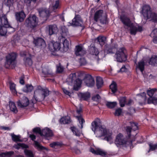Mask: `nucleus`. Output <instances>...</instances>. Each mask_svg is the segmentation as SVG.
Listing matches in <instances>:
<instances>
[{
  "instance_id": "obj_1",
  "label": "nucleus",
  "mask_w": 157,
  "mask_h": 157,
  "mask_svg": "<svg viewBox=\"0 0 157 157\" xmlns=\"http://www.w3.org/2000/svg\"><path fill=\"white\" fill-rule=\"evenodd\" d=\"M49 92L47 89H44L40 86L36 87L34 91V98L30 101V107H31L32 110L34 108V104L37 101H41L44 100L45 97L49 95Z\"/></svg>"
},
{
  "instance_id": "obj_2",
  "label": "nucleus",
  "mask_w": 157,
  "mask_h": 157,
  "mask_svg": "<svg viewBox=\"0 0 157 157\" xmlns=\"http://www.w3.org/2000/svg\"><path fill=\"white\" fill-rule=\"evenodd\" d=\"M62 45L58 42L51 41L48 44V48L52 52L60 50L62 52H66L69 49V42L66 39L63 40Z\"/></svg>"
},
{
  "instance_id": "obj_3",
  "label": "nucleus",
  "mask_w": 157,
  "mask_h": 157,
  "mask_svg": "<svg viewBox=\"0 0 157 157\" xmlns=\"http://www.w3.org/2000/svg\"><path fill=\"white\" fill-rule=\"evenodd\" d=\"M99 119L97 118L91 124L92 129L94 132L97 137H101L107 135V131L105 128L102 127L99 124Z\"/></svg>"
},
{
  "instance_id": "obj_4",
  "label": "nucleus",
  "mask_w": 157,
  "mask_h": 157,
  "mask_svg": "<svg viewBox=\"0 0 157 157\" xmlns=\"http://www.w3.org/2000/svg\"><path fill=\"white\" fill-rule=\"evenodd\" d=\"M150 7L148 5H145L143 7L142 13L144 17L147 19H150L154 22H157V15L151 12Z\"/></svg>"
},
{
  "instance_id": "obj_5",
  "label": "nucleus",
  "mask_w": 157,
  "mask_h": 157,
  "mask_svg": "<svg viewBox=\"0 0 157 157\" xmlns=\"http://www.w3.org/2000/svg\"><path fill=\"white\" fill-rule=\"evenodd\" d=\"M17 56L16 53L13 52L9 54L6 56L5 66L6 68L14 67L16 64Z\"/></svg>"
},
{
  "instance_id": "obj_6",
  "label": "nucleus",
  "mask_w": 157,
  "mask_h": 157,
  "mask_svg": "<svg viewBox=\"0 0 157 157\" xmlns=\"http://www.w3.org/2000/svg\"><path fill=\"white\" fill-rule=\"evenodd\" d=\"M126 50L122 48L117 51L116 53V58L118 62H122L126 60L127 57L125 54Z\"/></svg>"
},
{
  "instance_id": "obj_7",
  "label": "nucleus",
  "mask_w": 157,
  "mask_h": 157,
  "mask_svg": "<svg viewBox=\"0 0 157 157\" xmlns=\"http://www.w3.org/2000/svg\"><path fill=\"white\" fill-rule=\"evenodd\" d=\"M103 11L99 10L96 12L94 16V19L96 22L99 20L100 22L103 24L107 23V17L105 15L103 16Z\"/></svg>"
},
{
  "instance_id": "obj_8",
  "label": "nucleus",
  "mask_w": 157,
  "mask_h": 157,
  "mask_svg": "<svg viewBox=\"0 0 157 157\" xmlns=\"http://www.w3.org/2000/svg\"><path fill=\"white\" fill-rule=\"evenodd\" d=\"M157 90L156 89L154 88L147 91V94L150 97L148 99V103H152L156 104L157 103V95L155 97L153 96L154 93L156 92Z\"/></svg>"
},
{
  "instance_id": "obj_9",
  "label": "nucleus",
  "mask_w": 157,
  "mask_h": 157,
  "mask_svg": "<svg viewBox=\"0 0 157 157\" xmlns=\"http://www.w3.org/2000/svg\"><path fill=\"white\" fill-rule=\"evenodd\" d=\"M83 80L84 83L88 87H92L94 85V80L92 76L90 75H85Z\"/></svg>"
},
{
  "instance_id": "obj_10",
  "label": "nucleus",
  "mask_w": 157,
  "mask_h": 157,
  "mask_svg": "<svg viewBox=\"0 0 157 157\" xmlns=\"http://www.w3.org/2000/svg\"><path fill=\"white\" fill-rule=\"evenodd\" d=\"M89 51L90 54L95 55L97 57V59H101L105 56L104 52L102 51L99 53L98 49L94 46H91Z\"/></svg>"
},
{
  "instance_id": "obj_11",
  "label": "nucleus",
  "mask_w": 157,
  "mask_h": 157,
  "mask_svg": "<svg viewBox=\"0 0 157 157\" xmlns=\"http://www.w3.org/2000/svg\"><path fill=\"white\" fill-rule=\"evenodd\" d=\"M40 16L47 20L50 16L49 10L46 8L41 7L37 9Z\"/></svg>"
},
{
  "instance_id": "obj_12",
  "label": "nucleus",
  "mask_w": 157,
  "mask_h": 157,
  "mask_svg": "<svg viewBox=\"0 0 157 157\" xmlns=\"http://www.w3.org/2000/svg\"><path fill=\"white\" fill-rule=\"evenodd\" d=\"M38 22V18L35 15H33L32 17H30V28H32V31L35 32Z\"/></svg>"
},
{
  "instance_id": "obj_13",
  "label": "nucleus",
  "mask_w": 157,
  "mask_h": 157,
  "mask_svg": "<svg viewBox=\"0 0 157 157\" xmlns=\"http://www.w3.org/2000/svg\"><path fill=\"white\" fill-rule=\"evenodd\" d=\"M33 43L35 46L40 48H44L46 45L44 40L40 37L34 39Z\"/></svg>"
},
{
  "instance_id": "obj_14",
  "label": "nucleus",
  "mask_w": 157,
  "mask_h": 157,
  "mask_svg": "<svg viewBox=\"0 0 157 157\" xmlns=\"http://www.w3.org/2000/svg\"><path fill=\"white\" fill-rule=\"evenodd\" d=\"M127 140L124 138L121 133H119L116 136L115 143L117 145H120L126 144Z\"/></svg>"
},
{
  "instance_id": "obj_15",
  "label": "nucleus",
  "mask_w": 157,
  "mask_h": 157,
  "mask_svg": "<svg viewBox=\"0 0 157 157\" xmlns=\"http://www.w3.org/2000/svg\"><path fill=\"white\" fill-rule=\"evenodd\" d=\"M29 100L26 97L24 96L21 101L19 100L17 101V104L18 107L23 108L28 106L29 104Z\"/></svg>"
},
{
  "instance_id": "obj_16",
  "label": "nucleus",
  "mask_w": 157,
  "mask_h": 157,
  "mask_svg": "<svg viewBox=\"0 0 157 157\" xmlns=\"http://www.w3.org/2000/svg\"><path fill=\"white\" fill-rule=\"evenodd\" d=\"M30 138L32 140L34 141L33 145L34 147L37 149L38 150H42L46 149L45 147L41 145L38 142L35 140L36 139V136L35 135L33 134H30Z\"/></svg>"
},
{
  "instance_id": "obj_17",
  "label": "nucleus",
  "mask_w": 157,
  "mask_h": 157,
  "mask_svg": "<svg viewBox=\"0 0 157 157\" xmlns=\"http://www.w3.org/2000/svg\"><path fill=\"white\" fill-rule=\"evenodd\" d=\"M82 112V109L80 107L79 109H77L76 113L78 114V115L75 116L78 119L79 123L81 124V128L82 129L83 127V124L85 122V121L82 117L81 113Z\"/></svg>"
},
{
  "instance_id": "obj_18",
  "label": "nucleus",
  "mask_w": 157,
  "mask_h": 157,
  "mask_svg": "<svg viewBox=\"0 0 157 157\" xmlns=\"http://www.w3.org/2000/svg\"><path fill=\"white\" fill-rule=\"evenodd\" d=\"M120 19L124 25L127 27H129L133 24L132 23L130 19L125 15H123L121 16Z\"/></svg>"
},
{
  "instance_id": "obj_19",
  "label": "nucleus",
  "mask_w": 157,
  "mask_h": 157,
  "mask_svg": "<svg viewBox=\"0 0 157 157\" xmlns=\"http://www.w3.org/2000/svg\"><path fill=\"white\" fill-rule=\"evenodd\" d=\"M86 51L80 45L76 46L75 49V54L77 56H82L86 54Z\"/></svg>"
},
{
  "instance_id": "obj_20",
  "label": "nucleus",
  "mask_w": 157,
  "mask_h": 157,
  "mask_svg": "<svg viewBox=\"0 0 157 157\" xmlns=\"http://www.w3.org/2000/svg\"><path fill=\"white\" fill-rule=\"evenodd\" d=\"M82 21L79 15H77L72 20V25L76 26H81Z\"/></svg>"
},
{
  "instance_id": "obj_21",
  "label": "nucleus",
  "mask_w": 157,
  "mask_h": 157,
  "mask_svg": "<svg viewBox=\"0 0 157 157\" xmlns=\"http://www.w3.org/2000/svg\"><path fill=\"white\" fill-rule=\"evenodd\" d=\"M0 26L6 28H9L10 26V25L5 15H2L0 17Z\"/></svg>"
},
{
  "instance_id": "obj_22",
  "label": "nucleus",
  "mask_w": 157,
  "mask_h": 157,
  "mask_svg": "<svg viewBox=\"0 0 157 157\" xmlns=\"http://www.w3.org/2000/svg\"><path fill=\"white\" fill-rule=\"evenodd\" d=\"M40 135L46 137H50L53 136V134L52 131L48 128H46L42 130Z\"/></svg>"
},
{
  "instance_id": "obj_23",
  "label": "nucleus",
  "mask_w": 157,
  "mask_h": 157,
  "mask_svg": "<svg viewBox=\"0 0 157 157\" xmlns=\"http://www.w3.org/2000/svg\"><path fill=\"white\" fill-rule=\"evenodd\" d=\"M129 27L130 28V33L132 35H135L137 31L141 32L143 30L141 26H138L137 28L134 26L133 24Z\"/></svg>"
},
{
  "instance_id": "obj_24",
  "label": "nucleus",
  "mask_w": 157,
  "mask_h": 157,
  "mask_svg": "<svg viewBox=\"0 0 157 157\" xmlns=\"http://www.w3.org/2000/svg\"><path fill=\"white\" fill-rule=\"evenodd\" d=\"M48 29L50 35L56 33L58 31V28L56 25L55 24L49 25Z\"/></svg>"
},
{
  "instance_id": "obj_25",
  "label": "nucleus",
  "mask_w": 157,
  "mask_h": 157,
  "mask_svg": "<svg viewBox=\"0 0 157 157\" xmlns=\"http://www.w3.org/2000/svg\"><path fill=\"white\" fill-rule=\"evenodd\" d=\"M16 20L20 22L23 21L25 17V15L23 11L16 13L15 14Z\"/></svg>"
},
{
  "instance_id": "obj_26",
  "label": "nucleus",
  "mask_w": 157,
  "mask_h": 157,
  "mask_svg": "<svg viewBox=\"0 0 157 157\" xmlns=\"http://www.w3.org/2000/svg\"><path fill=\"white\" fill-rule=\"evenodd\" d=\"M135 63L136 64V69H138L141 72H143L144 69L145 62L143 60L139 62L137 64L136 63V61Z\"/></svg>"
},
{
  "instance_id": "obj_27",
  "label": "nucleus",
  "mask_w": 157,
  "mask_h": 157,
  "mask_svg": "<svg viewBox=\"0 0 157 157\" xmlns=\"http://www.w3.org/2000/svg\"><path fill=\"white\" fill-rule=\"evenodd\" d=\"M42 72L44 77L52 76L53 75L52 71L49 70L47 67H44L42 69Z\"/></svg>"
},
{
  "instance_id": "obj_28",
  "label": "nucleus",
  "mask_w": 157,
  "mask_h": 157,
  "mask_svg": "<svg viewBox=\"0 0 157 157\" xmlns=\"http://www.w3.org/2000/svg\"><path fill=\"white\" fill-rule=\"evenodd\" d=\"M10 90L14 96L17 95V91L16 89V85L13 82H9Z\"/></svg>"
},
{
  "instance_id": "obj_29",
  "label": "nucleus",
  "mask_w": 157,
  "mask_h": 157,
  "mask_svg": "<svg viewBox=\"0 0 157 157\" xmlns=\"http://www.w3.org/2000/svg\"><path fill=\"white\" fill-rule=\"evenodd\" d=\"M138 98L141 101L139 102V103L142 105L145 102L146 99V94L144 92H143L140 94H138Z\"/></svg>"
},
{
  "instance_id": "obj_30",
  "label": "nucleus",
  "mask_w": 157,
  "mask_h": 157,
  "mask_svg": "<svg viewBox=\"0 0 157 157\" xmlns=\"http://www.w3.org/2000/svg\"><path fill=\"white\" fill-rule=\"evenodd\" d=\"M78 96L81 99L87 100L90 97V94L89 92L84 93H80L78 94Z\"/></svg>"
},
{
  "instance_id": "obj_31",
  "label": "nucleus",
  "mask_w": 157,
  "mask_h": 157,
  "mask_svg": "<svg viewBox=\"0 0 157 157\" xmlns=\"http://www.w3.org/2000/svg\"><path fill=\"white\" fill-rule=\"evenodd\" d=\"M103 80L101 77L98 76L96 77V85L97 88L99 89L101 88L103 85Z\"/></svg>"
},
{
  "instance_id": "obj_32",
  "label": "nucleus",
  "mask_w": 157,
  "mask_h": 157,
  "mask_svg": "<svg viewBox=\"0 0 157 157\" xmlns=\"http://www.w3.org/2000/svg\"><path fill=\"white\" fill-rule=\"evenodd\" d=\"M149 63L153 66H157V56H152L149 59Z\"/></svg>"
},
{
  "instance_id": "obj_33",
  "label": "nucleus",
  "mask_w": 157,
  "mask_h": 157,
  "mask_svg": "<svg viewBox=\"0 0 157 157\" xmlns=\"http://www.w3.org/2000/svg\"><path fill=\"white\" fill-rule=\"evenodd\" d=\"M74 82V89L77 90L81 85L82 80L79 78H77Z\"/></svg>"
},
{
  "instance_id": "obj_34",
  "label": "nucleus",
  "mask_w": 157,
  "mask_h": 157,
  "mask_svg": "<svg viewBox=\"0 0 157 157\" xmlns=\"http://www.w3.org/2000/svg\"><path fill=\"white\" fill-rule=\"evenodd\" d=\"M9 106L10 110L14 113L17 112L18 110L16 106L15 103L12 101H10L9 103Z\"/></svg>"
},
{
  "instance_id": "obj_35",
  "label": "nucleus",
  "mask_w": 157,
  "mask_h": 157,
  "mask_svg": "<svg viewBox=\"0 0 157 157\" xmlns=\"http://www.w3.org/2000/svg\"><path fill=\"white\" fill-rule=\"evenodd\" d=\"M109 87L113 93L114 94L117 91V84L115 82L113 81Z\"/></svg>"
},
{
  "instance_id": "obj_36",
  "label": "nucleus",
  "mask_w": 157,
  "mask_h": 157,
  "mask_svg": "<svg viewBox=\"0 0 157 157\" xmlns=\"http://www.w3.org/2000/svg\"><path fill=\"white\" fill-rule=\"evenodd\" d=\"M97 40L100 44L102 46L105 44V41L106 40V38L104 36H99L97 38Z\"/></svg>"
},
{
  "instance_id": "obj_37",
  "label": "nucleus",
  "mask_w": 157,
  "mask_h": 157,
  "mask_svg": "<svg viewBox=\"0 0 157 157\" xmlns=\"http://www.w3.org/2000/svg\"><path fill=\"white\" fill-rule=\"evenodd\" d=\"M71 129L72 132L73 134L79 137L81 134V132L76 128L72 127L71 128Z\"/></svg>"
},
{
  "instance_id": "obj_38",
  "label": "nucleus",
  "mask_w": 157,
  "mask_h": 157,
  "mask_svg": "<svg viewBox=\"0 0 157 157\" xmlns=\"http://www.w3.org/2000/svg\"><path fill=\"white\" fill-rule=\"evenodd\" d=\"M76 79L75 73L70 74L67 79V81L71 83L73 82Z\"/></svg>"
},
{
  "instance_id": "obj_39",
  "label": "nucleus",
  "mask_w": 157,
  "mask_h": 157,
  "mask_svg": "<svg viewBox=\"0 0 157 157\" xmlns=\"http://www.w3.org/2000/svg\"><path fill=\"white\" fill-rule=\"evenodd\" d=\"M60 122L61 124H68L71 122L70 118L68 117H65L61 118Z\"/></svg>"
},
{
  "instance_id": "obj_40",
  "label": "nucleus",
  "mask_w": 157,
  "mask_h": 157,
  "mask_svg": "<svg viewBox=\"0 0 157 157\" xmlns=\"http://www.w3.org/2000/svg\"><path fill=\"white\" fill-rule=\"evenodd\" d=\"M62 143L60 142H54L50 144L49 146L52 148H55L56 147H61L62 146Z\"/></svg>"
},
{
  "instance_id": "obj_41",
  "label": "nucleus",
  "mask_w": 157,
  "mask_h": 157,
  "mask_svg": "<svg viewBox=\"0 0 157 157\" xmlns=\"http://www.w3.org/2000/svg\"><path fill=\"white\" fill-rule=\"evenodd\" d=\"M14 147V148L17 149H18L20 148L24 149L28 147V145L23 143H17V144H15Z\"/></svg>"
},
{
  "instance_id": "obj_42",
  "label": "nucleus",
  "mask_w": 157,
  "mask_h": 157,
  "mask_svg": "<svg viewBox=\"0 0 157 157\" xmlns=\"http://www.w3.org/2000/svg\"><path fill=\"white\" fill-rule=\"evenodd\" d=\"M7 28L0 26V35L4 36L6 35L7 32Z\"/></svg>"
},
{
  "instance_id": "obj_43",
  "label": "nucleus",
  "mask_w": 157,
  "mask_h": 157,
  "mask_svg": "<svg viewBox=\"0 0 157 157\" xmlns=\"http://www.w3.org/2000/svg\"><path fill=\"white\" fill-rule=\"evenodd\" d=\"M117 105L116 102H107L106 104V106L109 108H113Z\"/></svg>"
},
{
  "instance_id": "obj_44",
  "label": "nucleus",
  "mask_w": 157,
  "mask_h": 157,
  "mask_svg": "<svg viewBox=\"0 0 157 157\" xmlns=\"http://www.w3.org/2000/svg\"><path fill=\"white\" fill-rule=\"evenodd\" d=\"M11 136L12 138V140L14 141L17 142H21L22 140L20 139V136H16L14 134H12Z\"/></svg>"
},
{
  "instance_id": "obj_45",
  "label": "nucleus",
  "mask_w": 157,
  "mask_h": 157,
  "mask_svg": "<svg viewBox=\"0 0 157 157\" xmlns=\"http://www.w3.org/2000/svg\"><path fill=\"white\" fill-rule=\"evenodd\" d=\"M64 71V68L60 63L57 66L56 72L57 73H62Z\"/></svg>"
},
{
  "instance_id": "obj_46",
  "label": "nucleus",
  "mask_w": 157,
  "mask_h": 157,
  "mask_svg": "<svg viewBox=\"0 0 157 157\" xmlns=\"http://www.w3.org/2000/svg\"><path fill=\"white\" fill-rule=\"evenodd\" d=\"M126 98L125 97L121 98L119 100V102L120 106L121 107L124 106L126 102Z\"/></svg>"
},
{
  "instance_id": "obj_47",
  "label": "nucleus",
  "mask_w": 157,
  "mask_h": 157,
  "mask_svg": "<svg viewBox=\"0 0 157 157\" xmlns=\"http://www.w3.org/2000/svg\"><path fill=\"white\" fill-rule=\"evenodd\" d=\"M96 152V155H100L103 156H105L107 154V152L100 149L97 150Z\"/></svg>"
},
{
  "instance_id": "obj_48",
  "label": "nucleus",
  "mask_w": 157,
  "mask_h": 157,
  "mask_svg": "<svg viewBox=\"0 0 157 157\" xmlns=\"http://www.w3.org/2000/svg\"><path fill=\"white\" fill-rule=\"evenodd\" d=\"M101 97L98 94H97L93 96L92 99L94 101L98 103L101 99Z\"/></svg>"
},
{
  "instance_id": "obj_49",
  "label": "nucleus",
  "mask_w": 157,
  "mask_h": 157,
  "mask_svg": "<svg viewBox=\"0 0 157 157\" xmlns=\"http://www.w3.org/2000/svg\"><path fill=\"white\" fill-rule=\"evenodd\" d=\"M13 151H11L6 153H0V157H5L6 156H10L13 154Z\"/></svg>"
},
{
  "instance_id": "obj_50",
  "label": "nucleus",
  "mask_w": 157,
  "mask_h": 157,
  "mask_svg": "<svg viewBox=\"0 0 157 157\" xmlns=\"http://www.w3.org/2000/svg\"><path fill=\"white\" fill-rule=\"evenodd\" d=\"M149 149L148 151V152H149L151 151H153L155 150L157 148V143L156 144H153L151 143H150L149 144Z\"/></svg>"
},
{
  "instance_id": "obj_51",
  "label": "nucleus",
  "mask_w": 157,
  "mask_h": 157,
  "mask_svg": "<svg viewBox=\"0 0 157 157\" xmlns=\"http://www.w3.org/2000/svg\"><path fill=\"white\" fill-rule=\"evenodd\" d=\"M132 129V128L130 126H127L126 127V131L129 138L131 136L130 133Z\"/></svg>"
},
{
  "instance_id": "obj_52",
  "label": "nucleus",
  "mask_w": 157,
  "mask_h": 157,
  "mask_svg": "<svg viewBox=\"0 0 157 157\" xmlns=\"http://www.w3.org/2000/svg\"><path fill=\"white\" fill-rule=\"evenodd\" d=\"M22 90L25 93H27L29 92V84H26L22 89Z\"/></svg>"
},
{
  "instance_id": "obj_53",
  "label": "nucleus",
  "mask_w": 157,
  "mask_h": 157,
  "mask_svg": "<svg viewBox=\"0 0 157 157\" xmlns=\"http://www.w3.org/2000/svg\"><path fill=\"white\" fill-rule=\"evenodd\" d=\"M122 112V111L121 109V108H118L116 110L114 114L115 116H119L121 115Z\"/></svg>"
},
{
  "instance_id": "obj_54",
  "label": "nucleus",
  "mask_w": 157,
  "mask_h": 157,
  "mask_svg": "<svg viewBox=\"0 0 157 157\" xmlns=\"http://www.w3.org/2000/svg\"><path fill=\"white\" fill-rule=\"evenodd\" d=\"M132 128L134 130H137L138 128L137 124L134 122H130Z\"/></svg>"
},
{
  "instance_id": "obj_55",
  "label": "nucleus",
  "mask_w": 157,
  "mask_h": 157,
  "mask_svg": "<svg viewBox=\"0 0 157 157\" xmlns=\"http://www.w3.org/2000/svg\"><path fill=\"white\" fill-rule=\"evenodd\" d=\"M79 63L81 66H83L86 64L87 62L85 58H81L79 61Z\"/></svg>"
},
{
  "instance_id": "obj_56",
  "label": "nucleus",
  "mask_w": 157,
  "mask_h": 157,
  "mask_svg": "<svg viewBox=\"0 0 157 157\" xmlns=\"http://www.w3.org/2000/svg\"><path fill=\"white\" fill-rule=\"evenodd\" d=\"M59 2L58 0H56L53 5V8L54 10H55L58 8L59 6Z\"/></svg>"
},
{
  "instance_id": "obj_57",
  "label": "nucleus",
  "mask_w": 157,
  "mask_h": 157,
  "mask_svg": "<svg viewBox=\"0 0 157 157\" xmlns=\"http://www.w3.org/2000/svg\"><path fill=\"white\" fill-rule=\"evenodd\" d=\"M106 136H105L104 138V140H106L107 141H110L112 139V138L111 137V134H107Z\"/></svg>"
},
{
  "instance_id": "obj_58",
  "label": "nucleus",
  "mask_w": 157,
  "mask_h": 157,
  "mask_svg": "<svg viewBox=\"0 0 157 157\" xmlns=\"http://www.w3.org/2000/svg\"><path fill=\"white\" fill-rule=\"evenodd\" d=\"M33 131L34 132L39 133L40 135V132H41L42 131L40 130V128L39 127L34 128Z\"/></svg>"
},
{
  "instance_id": "obj_59",
  "label": "nucleus",
  "mask_w": 157,
  "mask_h": 157,
  "mask_svg": "<svg viewBox=\"0 0 157 157\" xmlns=\"http://www.w3.org/2000/svg\"><path fill=\"white\" fill-rule=\"evenodd\" d=\"M127 71V69L126 68L125 66H123L121 68L120 70L118 71V72H123L126 71Z\"/></svg>"
},
{
  "instance_id": "obj_60",
  "label": "nucleus",
  "mask_w": 157,
  "mask_h": 157,
  "mask_svg": "<svg viewBox=\"0 0 157 157\" xmlns=\"http://www.w3.org/2000/svg\"><path fill=\"white\" fill-rule=\"evenodd\" d=\"M24 61L26 65H29V57H25L24 59Z\"/></svg>"
},
{
  "instance_id": "obj_61",
  "label": "nucleus",
  "mask_w": 157,
  "mask_h": 157,
  "mask_svg": "<svg viewBox=\"0 0 157 157\" xmlns=\"http://www.w3.org/2000/svg\"><path fill=\"white\" fill-rule=\"evenodd\" d=\"M133 103V101L131 99H129L128 101H126L125 105H130L132 104Z\"/></svg>"
},
{
  "instance_id": "obj_62",
  "label": "nucleus",
  "mask_w": 157,
  "mask_h": 157,
  "mask_svg": "<svg viewBox=\"0 0 157 157\" xmlns=\"http://www.w3.org/2000/svg\"><path fill=\"white\" fill-rule=\"evenodd\" d=\"M8 28V29L7 30V31H8L10 33L14 32L15 31L13 27H11L10 26L9 28Z\"/></svg>"
},
{
  "instance_id": "obj_63",
  "label": "nucleus",
  "mask_w": 157,
  "mask_h": 157,
  "mask_svg": "<svg viewBox=\"0 0 157 157\" xmlns=\"http://www.w3.org/2000/svg\"><path fill=\"white\" fill-rule=\"evenodd\" d=\"M0 129L4 130H10V128L9 127L2 126H0Z\"/></svg>"
},
{
  "instance_id": "obj_64",
  "label": "nucleus",
  "mask_w": 157,
  "mask_h": 157,
  "mask_svg": "<svg viewBox=\"0 0 157 157\" xmlns=\"http://www.w3.org/2000/svg\"><path fill=\"white\" fill-rule=\"evenodd\" d=\"M62 32L63 33L67 34L68 33L67 29L65 28V27H62L61 28Z\"/></svg>"
}]
</instances>
